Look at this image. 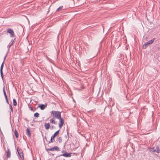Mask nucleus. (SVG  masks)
Returning a JSON list of instances; mask_svg holds the SVG:
<instances>
[{
    "label": "nucleus",
    "mask_w": 160,
    "mask_h": 160,
    "mask_svg": "<svg viewBox=\"0 0 160 160\" xmlns=\"http://www.w3.org/2000/svg\"><path fill=\"white\" fill-rule=\"evenodd\" d=\"M59 130H59L54 133L53 135L51 137V139L48 142V143H52L55 142L54 138L57 136L59 134Z\"/></svg>",
    "instance_id": "f03ea898"
},
{
    "label": "nucleus",
    "mask_w": 160,
    "mask_h": 160,
    "mask_svg": "<svg viewBox=\"0 0 160 160\" xmlns=\"http://www.w3.org/2000/svg\"><path fill=\"white\" fill-rule=\"evenodd\" d=\"M94 111H95L94 109H92V110H90L88 111L87 113H92V112H94Z\"/></svg>",
    "instance_id": "4be33fe9"
},
{
    "label": "nucleus",
    "mask_w": 160,
    "mask_h": 160,
    "mask_svg": "<svg viewBox=\"0 0 160 160\" xmlns=\"http://www.w3.org/2000/svg\"><path fill=\"white\" fill-rule=\"evenodd\" d=\"M55 128V127L54 126H52L51 127V129H54Z\"/></svg>",
    "instance_id": "bb28decb"
},
{
    "label": "nucleus",
    "mask_w": 160,
    "mask_h": 160,
    "mask_svg": "<svg viewBox=\"0 0 160 160\" xmlns=\"http://www.w3.org/2000/svg\"><path fill=\"white\" fill-rule=\"evenodd\" d=\"M155 39V38H153L151 40L147 42L146 43L143 44L142 46V48L143 49L146 48L148 46V45L152 44Z\"/></svg>",
    "instance_id": "7ed1b4c3"
},
{
    "label": "nucleus",
    "mask_w": 160,
    "mask_h": 160,
    "mask_svg": "<svg viewBox=\"0 0 160 160\" xmlns=\"http://www.w3.org/2000/svg\"><path fill=\"white\" fill-rule=\"evenodd\" d=\"M63 7L62 6H60L56 10L57 12L59 11V10L61 9Z\"/></svg>",
    "instance_id": "aec40b11"
},
{
    "label": "nucleus",
    "mask_w": 160,
    "mask_h": 160,
    "mask_svg": "<svg viewBox=\"0 0 160 160\" xmlns=\"http://www.w3.org/2000/svg\"><path fill=\"white\" fill-rule=\"evenodd\" d=\"M50 113L52 116L54 118L58 119L61 118V112L60 111L52 110L50 112Z\"/></svg>",
    "instance_id": "f257e3e1"
},
{
    "label": "nucleus",
    "mask_w": 160,
    "mask_h": 160,
    "mask_svg": "<svg viewBox=\"0 0 160 160\" xmlns=\"http://www.w3.org/2000/svg\"><path fill=\"white\" fill-rule=\"evenodd\" d=\"M13 44L12 43H11V44L9 43V44L8 45V48H9Z\"/></svg>",
    "instance_id": "b1692460"
},
{
    "label": "nucleus",
    "mask_w": 160,
    "mask_h": 160,
    "mask_svg": "<svg viewBox=\"0 0 160 160\" xmlns=\"http://www.w3.org/2000/svg\"><path fill=\"white\" fill-rule=\"evenodd\" d=\"M46 150L47 151H53L54 150H55L57 151H59L60 149L57 146L54 147L52 148H46Z\"/></svg>",
    "instance_id": "0eeeda50"
},
{
    "label": "nucleus",
    "mask_w": 160,
    "mask_h": 160,
    "mask_svg": "<svg viewBox=\"0 0 160 160\" xmlns=\"http://www.w3.org/2000/svg\"><path fill=\"white\" fill-rule=\"evenodd\" d=\"M67 134H68V132H67Z\"/></svg>",
    "instance_id": "473e14b6"
},
{
    "label": "nucleus",
    "mask_w": 160,
    "mask_h": 160,
    "mask_svg": "<svg viewBox=\"0 0 160 160\" xmlns=\"http://www.w3.org/2000/svg\"><path fill=\"white\" fill-rule=\"evenodd\" d=\"M31 130L29 128H27L26 130V134L28 137L30 138L31 137Z\"/></svg>",
    "instance_id": "f8f14e48"
},
{
    "label": "nucleus",
    "mask_w": 160,
    "mask_h": 160,
    "mask_svg": "<svg viewBox=\"0 0 160 160\" xmlns=\"http://www.w3.org/2000/svg\"><path fill=\"white\" fill-rule=\"evenodd\" d=\"M44 126L46 130H48L50 127V124L49 123H45Z\"/></svg>",
    "instance_id": "4468645a"
},
{
    "label": "nucleus",
    "mask_w": 160,
    "mask_h": 160,
    "mask_svg": "<svg viewBox=\"0 0 160 160\" xmlns=\"http://www.w3.org/2000/svg\"><path fill=\"white\" fill-rule=\"evenodd\" d=\"M65 152V151L64 150H62V152L63 153H65V152Z\"/></svg>",
    "instance_id": "7c9ffc66"
},
{
    "label": "nucleus",
    "mask_w": 160,
    "mask_h": 160,
    "mask_svg": "<svg viewBox=\"0 0 160 160\" xmlns=\"http://www.w3.org/2000/svg\"><path fill=\"white\" fill-rule=\"evenodd\" d=\"M10 106V109H11V112L12 113L13 112V108L12 107V105L11 104H9Z\"/></svg>",
    "instance_id": "412c9836"
},
{
    "label": "nucleus",
    "mask_w": 160,
    "mask_h": 160,
    "mask_svg": "<svg viewBox=\"0 0 160 160\" xmlns=\"http://www.w3.org/2000/svg\"><path fill=\"white\" fill-rule=\"evenodd\" d=\"M30 110L32 111H33V108L32 107H30Z\"/></svg>",
    "instance_id": "c756f323"
},
{
    "label": "nucleus",
    "mask_w": 160,
    "mask_h": 160,
    "mask_svg": "<svg viewBox=\"0 0 160 160\" xmlns=\"http://www.w3.org/2000/svg\"><path fill=\"white\" fill-rule=\"evenodd\" d=\"M6 57H7V55H5V57H4V59H3V61H4V62H5V60L6 58Z\"/></svg>",
    "instance_id": "c85d7f7f"
},
{
    "label": "nucleus",
    "mask_w": 160,
    "mask_h": 160,
    "mask_svg": "<svg viewBox=\"0 0 160 160\" xmlns=\"http://www.w3.org/2000/svg\"><path fill=\"white\" fill-rule=\"evenodd\" d=\"M34 116L35 117L38 118L39 117L40 114L38 112H36L34 114Z\"/></svg>",
    "instance_id": "6ab92c4d"
},
{
    "label": "nucleus",
    "mask_w": 160,
    "mask_h": 160,
    "mask_svg": "<svg viewBox=\"0 0 160 160\" xmlns=\"http://www.w3.org/2000/svg\"><path fill=\"white\" fill-rule=\"evenodd\" d=\"M55 118H52V119H50V122L51 123L56 124V123L55 121Z\"/></svg>",
    "instance_id": "2eb2a0df"
},
{
    "label": "nucleus",
    "mask_w": 160,
    "mask_h": 160,
    "mask_svg": "<svg viewBox=\"0 0 160 160\" xmlns=\"http://www.w3.org/2000/svg\"><path fill=\"white\" fill-rule=\"evenodd\" d=\"M5 99L6 100L7 103H8V104H9V102L8 100V97L5 98Z\"/></svg>",
    "instance_id": "393cba45"
},
{
    "label": "nucleus",
    "mask_w": 160,
    "mask_h": 160,
    "mask_svg": "<svg viewBox=\"0 0 160 160\" xmlns=\"http://www.w3.org/2000/svg\"><path fill=\"white\" fill-rule=\"evenodd\" d=\"M17 150L18 152V154L22 160H24V156L23 153L22 152V150L21 149L19 148V147H18L17 148Z\"/></svg>",
    "instance_id": "20e7f679"
},
{
    "label": "nucleus",
    "mask_w": 160,
    "mask_h": 160,
    "mask_svg": "<svg viewBox=\"0 0 160 160\" xmlns=\"http://www.w3.org/2000/svg\"><path fill=\"white\" fill-rule=\"evenodd\" d=\"M14 134L17 138L18 137V133L16 129L14 131Z\"/></svg>",
    "instance_id": "dca6fc26"
},
{
    "label": "nucleus",
    "mask_w": 160,
    "mask_h": 160,
    "mask_svg": "<svg viewBox=\"0 0 160 160\" xmlns=\"http://www.w3.org/2000/svg\"><path fill=\"white\" fill-rule=\"evenodd\" d=\"M58 119L59 120V127L60 128H61L64 124V120L62 118H61Z\"/></svg>",
    "instance_id": "39448f33"
},
{
    "label": "nucleus",
    "mask_w": 160,
    "mask_h": 160,
    "mask_svg": "<svg viewBox=\"0 0 160 160\" xmlns=\"http://www.w3.org/2000/svg\"><path fill=\"white\" fill-rule=\"evenodd\" d=\"M58 142L59 143H61L62 142V138L60 137L58 138Z\"/></svg>",
    "instance_id": "5701e85b"
},
{
    "label": "nucleus",
    "mask_w": 160,
    "mask_h": 160,
    "mask_svg": "<svg viewBox=\"0 0 160 160\" xmlns=\"http://www.w3.org/2000/svg\"><path fill=\"white\" fill-rule=\"evenodd\" d=\"M71 153H68L66 152L65 153L59 155L58 157L63 156L65 157H70L71 156Z\"/></svg>",
    "instance_id": "1a4fd4ad"
},
{
    "label": "nucleus",
    "mask_w": 160,
    "mask_h": 160,
    "mask_svg": "<svg viewBox=\"0 0 160 160\" xmlns=\"http://www.w3.org/2000/svg\"><path fill=\"white\" fill-rule=\"evenodd\" d=\"M33 121L36 122V121H34V120H33Z\"/></svg>",
    "instance_id": "72a5a7b5"
},
{
    "label": "nucleus",
    "mask_w": 160,
    "mask_h": 160,
    "mask_svg": "<svg viewBox=\"0 0 160 160\" xmlns=\"http://www.w3.org/2000/svg\"><path fill=\"white\" fill-rule=\"evenodd\" d=\"M11 157V153L9 149L8 148L7 149V151L6 152V158L7 159L10 158Z\"/></svg>",
    "instance_id": "9d476101"
},
{
    "label": "nucleus",
    "mask_w": 160,
    "mask_h": 160,
    "mask_svg": "<svg viewBox=\"0 0 160 160\" xmlns=\"http://www.w3.org/2000/svg\"><path fill=\"white\" fill-rule=\"evenodd\" d=\"M150 152H152V151H151V150H153V149H154V147H153V148H150Z\"/></svg>",
    "instance_id": "a878e982"
},
{
    "label": "nucleus",
    "mask_w": 160,
    "mask_h": 160,
    "mask_svg": "<svg viewBox=\"0 0 160 160\" xmlns=\"http://www.w3.org/2000/svg\"><path fill=\"white\" fill-rule=\"evenodd\" d=\"M3 91L4 95L5 97V98H7L8 97H7V94H6V92L5 91V88L4 87V88H3Z\"/></svg>",
    "instance_id": "f3484780"
},
{
    "label": "nucleus",
    "mask_w": 160,
    "mask_h": 160,
    "mask_svg": "<svg viewBox=\"0 0 160 160\" xmlns=\"http://www.w3.org/2000/svg\"><path fill=\"white\" fill-rule=\"evenodd\" d=\"M4 61H3L2 63L1 67H0V74L1 75V78L2 80L3 79V77L4 75L2 72L3 68L4 66Z\"/></svg>",
    "instance_id": "6e6552de"
},
{
    "label": "nucleus",
    "mask_w": 160,
    "mask_h": 160,
    "mask_svg": "<svg viewBox=\"0 0 160 160\" xmlns=\"http://www.w3.org/2000/svg\"><path fill=\"white\" fill-rule=\"evenodd\" d=\"M82 88H84V86H82Z\"/></svg>",
    "instance_id": "2f4dec72"
},
{
    "label": "nucleus",
    "mask_w": 160,
    "mask_h": 160,
    "mask_svg": "<svg viewBox=\"0 0 160 160\" xmlns=\"http://www.w3.org/2000/svg\"><path fill=\"white\" fill-rule=\"evenodd\" d=\"M47 105L46 104V105L43 104H41L39 105V107L41 110H43L46 108V107H47Z\"/></svg>",
    "instance_id": "ddd939ff"
},
{
    "label": "nucleus",
    "mask_w": 160,
    "mask_h": 160,
    "mask_svg": "<svg viewBox=\"0 0 160 160\" xmlns=\"http://www.w3.org/2000/svg\"><path fill=\"white\" fill-rule=\"evenodd\" d=\"M15 39H16V38H15L14 40H13V41L12 42V44H13V43L15 42Z\"/></svg>",
    "instance_id": "cd10ccee"
},
{
    "label": "nucleus",
    "mask_w": 160,
    "mask_h": 160,
    "mask_svg": "<svg viewBox=\"0 0 160 160\" xmlns=\"http://www.w3.org/2000/svg\"><path fill=\"white\" fill-rule=\"evenodd\" d=\"M7 32L10 33V36L11 37H12L15 36L14 31L11 28H8L7 29Z\"/></svg>",
    "instance_id": "423d86ee"
},
{
    "label": "nucleus",
    "mask_w": 160,
    "mask_h": 160,
    "mask_svg": "<svg viewBox=\"0 0 160 160\" xmlns=\"http://www.w3.org/2000/svg\"><path fill=\"white\" fill-rule=\"evenodd\" d=\"M151 151H152V152H156L158 153L160 152V148L159 146H157L156 147L155 149H153V150H151Z\"/></svg>",
    "instance_id": "9b49d317"
},
{
    "label": "nucleus",
    "mask_w": 160,
    "mask_h": 160,
    "mask_svg": "<svg viewBox=\"0 0 160 160\" xmlns=\"http://www.w3.org/2000/svg\"><path fill=\"white\" fill-rule=\"evenodd\" d=\"M13 103L14 106H16L17 105V102L16 101L15 99H13Z\"/></svg>",
    "instance_id": "a211bd4d"
}]
</instances>
